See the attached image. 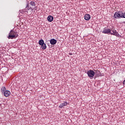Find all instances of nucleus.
<instances>
[{"label": "nucleus", "instance_id": "7ed1b4c3", "mask_svg": "<svg viewBox=\"0 0 125 125\" xmlns=\"http://www.w3.org/2000/svg\"><path fill=\"white\" fill-rule=\"evenodd\" d=\"M87 74L90 79H92L94 77V75H95V72L93 70H90L87 71Z\"/></svg>", "mask_w": 125, "mask_h": 125}, {"label": "nucleus", "instance_id": "f3484780", "mask_svg": "<svg viewBox=\"0 0 125 125\" xmlns=\"http://www.w3.org/2000/svg\"><path fill=\"white\" fill-rule=\"evenodd\" d=\"M69 55H72V53H70Z\"/></svg>", "mask_w": 125, "mask_h": 125}, {"label": "nucleus", "instance_id": "423d86ee", "mask_svg": "<svg viewBox=\"0 0 125 125\" xmlns=\"http://www.w3.org/2000/svg\"><path fill=\"white\" fill-rule=\"evenodd\" d=\"M112 33L111 32L110 33V35L112 36H116V37H117L118 38H120V34L116 31V30H112Z\"/></svg>", "mask_w": 125, "mask_h": 125}, {"label": "nucleus", "instance_id": "1a4fd4ad", "mask_svg": "<svg viewBox=\"0 0 125 125\" xmlns=\"http://www.w3.org/2000/svg\"><path fill=\"white\" fill-rule=\"evenodd\" d=\"M53 17L52 16H49L47 17V20L49 22H52L53 21Z\"/></svg>", "mask_w": 125, "mask_h": 125}, {"label": "nucleus", "instance_id": "f257e3e1", "mask_svg": "<svg viewBox=\"0 0 125 125\" xmlns=\"http://www.w3.org/2000/svg\"><path fill=\"white\" fill-rule=\"evenodd\" d=\"M17 36H18V33L17 32L13 30H11L9 33V36H8V39H13L14 38H17Z\"/></svg>", "mask_w": 125, "mask_h": 125}, {"label": "nucleus", "instance_id": "9b49d317", "mask_svg": "<svg viewBox=\"0 0 125 125\" xmlns=\"http://www.w3.org/2000/svg\"><path fill=\"white\" fill-rule=\"evenodd\" d=\"M84 19H85V20H86L87 21H88V20H89L90 19V15H88V14L85 15Z\"/></svg>", "mask_w": 125, "mask_h": 125}, {"label": "nucleus", "instance_id": "dca6fc26", "mask_svg": "<svg viewBox=\"0 0 125 125\" xmlns=\"http://www.w3.org/2000/svg\"><path fill=\"white\" fill-rule=\"evenodd\" d=\"M122 18H125V13H123V17H122Z\"/></svg>", "mask_w": 125, "mask_h": 125}, {"label": "nucleus", "instance_id": "2eb2a0df", "mask_svg": "<svg viewBox=\"0 0 125 125\" xmlns=\"http://www.w3.org/2000/svg\"><path fill=\"white\" fill-rule=\"evenodd\" d=\"M1 90L2 91V92H4V91H6V88H5V86H2Z\"/></svg>", "mask_w": 125, "mask_h": 125}, {"label": "nucleus", "instance_id": "9d476101", "mask_svg": "<svg viewBox=\"0 0 125 125\" xmlns=\"http://www.w3.org/2000/svg\"><path fill=\"white\" fill-rule=\"evenodd\" d=\"M67 105V102H64L62 104H60L59 105V108H63L64 106H66Z\"/></svg>", "mask_w": 125, "mask_h": 125}, {"label": "nucleus", "instance_id": "ddd939ff", "mask_svg": "<svg viewBox=\"0 0 125 125\" xmlns=\"http://www.w3.org/2000/svg\"><path fill=\"white\" fill-rule=\"evenodd\" d=\"M30 5H31V6H36V2L34 1H31L30 3Z\"/></svg>", "mask_w": 125, "mask_h": 125}, {"label": "nucleus", "instance_id": "4468645a", "mask_svg": "<svg viewBox=\"0 0 125 125\" xmlns=\"http://www.w3.org/2000/svg\"><path fill=\"white\" fill-rule=\"evenodd\" d=\"M43 43H44V41H43V40H40L39 41V44L40 45H41L42 44H43Z\"/></svg>", "mask_w": 125, "mask_h": 125}, {"label": "nucleus", "instance_id": "f03ea898", "mask_svg": "<svg viewBox=\"0 0 125 125\" xmlns=\"http://www.w3.org/2000/svg\"><path fill=\"white\" fill-rule=\"evenodd\" d=\"M114 17L116 19L123 18L124 17V13L123 12L119 11L115 12L114 14Z\"/></svg>", "mask_w": 125, "mask_h": 125}, {"label": "nucleus", "instance_id": "6e6552de", "mask_svg": "<svg viewBox=\"0 0 125 125\" xmlns=\"http://www.w3.org/2000/svg\"><path fill=\"white\" fill-rule=\"evenodd\" d=\"M57 42V41L54 39H51L50 41V43L52 44V45H54V44H56V43Z\"/></svg>", "mask_w": 125, "mask_h": 125}, {"label": "nucleus", "instance_id": "0eeeda50", "mask_svg": "<svg viewBox=\"0 0 125 125\" xmlns=\"http://www.w3.org/2000/svg\"><path fill=\"white\" fill-rule=\"evenodd\" d=\"M4 96L5 97H8L10 95V91L9 90H6L4 92Z\"/></svg>", "mask_w": 125, "mask_h": 125}, {"label": "nucleus", "instance_id": "f8f14e48", "mask_svg": "<svg viewBox=\"0 0 125 125\" xmlns=\"http://www.w3.org/2000/svg\"><path fill=\"white\" fill-rule=\"evenodd\" d=\"M41 48L43 50H45V49H46V44L45 43H43L42 45H41Z\"/></svg>", "mask_w": 125, "mask_h": 125}, {"label": "nucleus", "instance_id": "39448f33", "mask_svg": "<svg viewBox=\"0 0 125 125\" xmlns=\"http://www.w3.org/2000/svg\"><path fill=\"white\" fill-rule=\"evenodd\" d=\"M103 34H107V35H111V29L104 28V30L102 31Z\"/></svg>", "mask_w": 125, "mask_h": 125}, {"label": "nucleus", "instance_id": "20e7f679", "mask_svg": "<svg viewBox=\"0 0 125 125\" xmlns=\"http://www.w3.org/2000/svg\"><path fill=\"white\" fill-rule=\"evenodd\" d=\"M29 9H30V7H29V3H27L25 9L20 10V13L24 14V13H25V12H27V10H29Z\"/></svg>", "mask_w": 125, "mask_h": 125}]
</instances>
